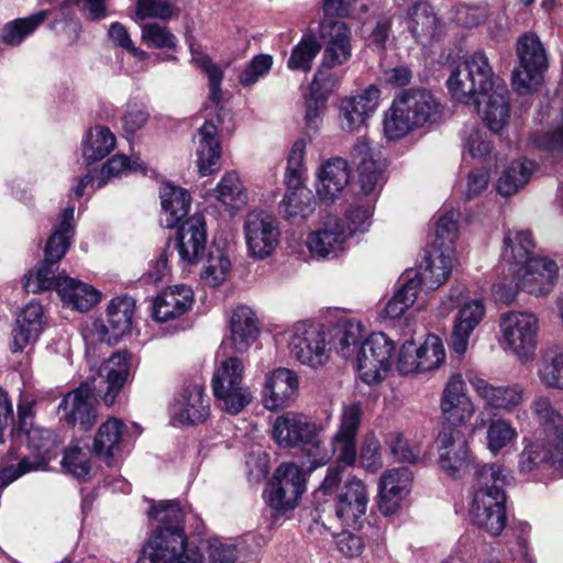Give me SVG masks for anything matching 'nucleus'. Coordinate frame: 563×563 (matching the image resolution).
Wrapping results in <instances>:
<instances>
[{
    "mask_svg": "<svg viewBox=\"0 0 563 563\" xmlns=\"http://www.w3.org/2000/svg\"><path fill=\"white\" fill-rule=\"evenodd\" d=\"M396 343L384 332H372L362 342L357 353L356 369L367 385L379 384L389 373Z\"/></svg>",
    "mask_w": 563,
    "mask_h": 563,
    "instance_id": "nucleus-12",
    "label": "nucleus"
},
{
    "mask_svg": "<svg viewBox=\"0 0 563 563\" xmlns=\"http://www.w3.org/2000/svg\"><path fill=\"white\" fill-rule=\"evenodd\" d=\"M74 213V205H68L60 211L54 231L47 240L44 260L24 276L23 286L27 292L36 294L49 289L57 291V284L62 276H66L57 271L58 262L68 251L75 234Z\"/></svg>",
    "mask_w": 563,
    "mask_h": 563,
    "instance_id": "nucleus-5",
    "label": "nucleus"
},
{
    "mask_svg": "<svg viewBox=\"0 0 563 563\" xmlns=\"http://www.w3.org/2000/svg\"><path fill=\"white\" fill-rule=\"evenodd\" d=\"M115 135L103 125L90 129L81 142L82 157L87 163H95L108 156L115 147Z\"/></svg>",
    "mask_w": 563,
    "mask_h": 563,
    "instance_id": "nucleus-50",
    "label": "nucleus"
},
{
    "mask_svg": "<svg viewBox=\"0 0 563 563\" xmlns=\"http://www.w3.org/2000/svg\"><path fill=\"white\" fill-rule=\"evenodd\" d=\"M438 465L451 478H462L479 466L464 434L454 428H443L437 438Z\"/></svg>",
    "mask_w": 563,
    "mask_h": 563,
    "instance_id": "nucleus-16",
    "label": "nucleus"
},
{
    "mask_svg": "<svg viewBox=\"0 0 563 563\" xmlns=\"http://www.w3.org/2000/svg\"><path fill=\"white\" fill-rule=\"evenodd\" d=\"M559 272V265L553 258L536 255L519 267L514 288L499 283L494 285L493 291L505 301H512L519 290L536 297H545L553 291Z\"/></svg>",
    "mask_w": 563,
    "mask_h": 563,
    "instance_id": "nucleus-11",
    "label": "nucleus"
},
{
    "mask_svg": "<svg viewBox=\"0 0 563 563\" xmlns=\"http://www.w3.org/2000/svg\"><path fill=\"white\" fill-rule=\"evenodd\" d=\"M351 232L345 229V223L336 216H328L321 227L310 232L306 245L312 257L336 258L347 246Z\"/></svg>",
    "mask_w": 563,
    "mask_h": 563,
    "instance_id": "nucleus-24",
    "label": "nucleus"
},
{
    "mask_svg": "<svg viewBox=\"0 0 563 563\" xmlns=\"http://www.w3.org/2000/svg\"><path fill=\"white\" fill-rule=\"evenodd\" d=\"M534 247L536 243L531 231L509 229L503 239L500 260L510 267L519 268L534 257Z\"/></svg>",
    "mask_w": 563,
    "mask_h": 563,
    "instance_id": "nucleus-44",
    "label": "nucleus"
},
{
    "mask_svg": "<svg viewBox=\"0 0 563 563\" xmlns=\"http://www.w3.org/2000/svg\"><path fill=\"white\" fill-rule=\"evenodd\" d=\"M379 99L380 89L376 85H368L342 98L339 107L340 128L346 132L360 131L376 112Z\"/></svg>",
    "mask_w": 563,
    "mask_h": 563,
    "instance_id": "nucleus-23",
    "label": "nucleus"
},
{
    "mask_svg": "<svg viewBox=\"0 0 563 563\" xmlns=\"http://www.w3.org/2000/svg\"><path fill=\"white\" fill-rule=\"evenodd\" d=\"M330 345L332 344L338 354L357 363V353L365 340V327L355 319H341L332 327H328Z\"/></svg>",
    "mask_w": 563,
    "mask_h": 563,
    "instance_id": "nucleus-42",
    "label": "nucleus"
},
{
    "mask_svg": "<svg viewBox=\"0 0 563 563\" xmlns=\"http://www.w3.org/2000/svg\"><path fill=\"white\" fill-rule=\"evenodd\" d=\"M413 476L408 467L385 471L378 482V509L385 516L395 514L412 487Z\"/></svg>",
    "mask_w": 563,
    "mask_h": 563,
    "instance_id": "nucleus-33",
    "label": "nucleus"
},
{
    "mask_svg": "<svg viewBox=\"0 0 563 563\" xmlns=\"http://www.w3.org/2000/svg\"><path fill=\"white\" fill-rule=\"evenodd\" d=\"M189 47L191 62L198 67L208 78L209 82V98L210 100L219 104L222 99L221 84L223 80L222 68L213 63L211 58L201 49L196 47L191 38L187 40Z\"/></svg>",
    "mask_w": 563,
    "mask_h": 563,
    "instance_id": "nucleus-52",
    "label": "nucleus"
},
{
    "mask_svg": "<svg viewBox=\"0 0 563 563\" xmlns=\"http://www.w3.org/2000/svg\"><path fill=\"white\" fill-rule=\"evenodd\" d=\"M516 54L512 87L521 96L533 93L543 84L549 67L547 49L536 33L526 32L517 40Z\"/></svg>",
    "mask_w": 563,
    "mask_h": 563,
    "instance_id": "nucleus-9",
    "label": "nucleus"
},
{
    "mask_svg": "<svg viewBox=\"0 0 563 563\" xmlns=\"http://www.w3.org/2000/svg\"><path fill=\"white\" fill-rule=\"evenodd\" d=\"M539 165L534 161L520 158L512 161L500 174L496 189L503 197L519 192L532 178Z\"/></svg>",
    "mask_w": 563,
    "mask_h": 563,
    "instance_id": "nucleus-49",
    "label": "nucleus"
},
{
    "mask_svg": "<svg viewBox=\"0 0 563 563\" xmlns=\"http://www.w3.org/2000/svg\"><path fill=\"white\" fill-rule=\"evenodd\" d=\"M246 250L256 261L271 257L279 246L282 231L278 220L266 212H251L244 223Z\"/></svg>",
    "mask_w": 563,
    "mask_h": 563,
    "instance_id": "nucleus-18",
    "label": "nucleus"
},
{
    "mask_svg": "<svg viewBox=\"0 0 563 563\" xmlns=\"http://www.w3.org/2000/svg\"><path fill=\"white\" fill-rule=\"evenodd\" d=\"M460 213L455 209H443L435 222V240L432 246L450 249L454 252V241L457 236Z\"/></svg>",
    "mask_w": 563,
    "mask_h": 563,
    "instance_id": "nucleus-59",
    "label": "nucleus"
},
{
    "mask_svg": "<svg viewBox=\"0 0 563 563\" xmlns=\"http://www.w3.org/2000/svg\"><path fill=\"white\" fill-rule=\"evenodd\" d=\"M350 166L342 157H331L321 163L316 172L318 197L333 202L343 192L350 181Z\"/></svg>",
    "mask_w": 563,
    "mask_h": 563,
    "instance_id": "nucleus-35",
    "label": "nucleus"
},
{
    "mask_svg": "<svg viewBox=\"0 0 563 563\" xmlns=\"http://www.w3.org/2000/svg\"><path fill=\"white\" fill-rule=\"evenodd\" d=\"M230 340L238 352H245L256 341L260 330L251 308L236 307L229 319Z\"/></svg>",
    "mask_w": 563,
    "mask_h": 563,
    "instance_id": "nucleus-46",
    "label": "nucleus"
},
{
    "mask_svg": "<svg viewBox=\"0 0 563 563\" xmlns=\"http://www.w3.org/2000/svg\"><path fill=\"white\" fill-rule=\"evenodd\" d=\"M194 291L184 284L164 289L154 300L153 318L166 322L185 314L192 306Z\"/></svg>",
    "mask_w": 563,
    "mask_h": 563,
    "instance_id": "nucleus-38",
    "label": "nucleus"
},
{
    "mask_svg": "<svg viewBox=\"0 0 563 563\" xmlns=\"http://www.w3.org/2000/svg\"><path fill=\"white\" fill-rule=\"evenodd\" d=\"M299 390L298 374L286 367L267 372L261 386V400L265 409H285L296 400Z\"/></svg>",
    "mask_w": 563,
    "mask_h": 563,
    "instance_id": "nucleus-25",
    "label": "nucleus"
},
{
    "mask_svg": "<svg viewBox=\"0 0 563 563\" xmlns=\"http://www.w3.org/2000/svg\"><path fill=\"white\" fill-rule=\"evenodd\" d=\"M45 18L46 12L41 11L31 16L8 22L2 29V42L11 46L21 44L26 36L44 22Z\"/></svg>",
    "mask_w": 563,
    "mask_h": 563,
    "instance_id": "nucleus-58",
    "label": "nucleus"
},
{
    "mask_svg": "<svg viewBox=\"0 0 563 563\" xmlns=\"http://www.w3.org/2000/svg\"><path fill=\"white\" fill-rule=\"evenodd\" d=\"M421 291L418 288V282L408 279L387 301L380 312L383 319L395 320L401 318L405 312L418 300Z\"/></svg>",
    "mask_w": 563,
    "mask_h": 563,
    "instance_id": "nucleus-55",
    "label": "nucleus"
},
{
    "mask_svg": "<svg viewBox=\"0 0 563 563\" xmlns=\"http://www.w3.org/2000/svg\"><path fill=\"white\" fill-rule=\"evenodd\" d=\"M141 38L145 44L157 49L175 51L178 46L175 34L167 26L154 22L142 25Z\"/></svg>",
    "mask_w": 563,
    "mask_h": 563,
    "instance_id": "nucleus-63",
    "label": "nucleus"
},
{
    "mask_svg": "<svg viewBox=\"0 0 563 563\" xmlns=\"http://www.w3.org/2000/svg\"><path fill=\"white\" fill-rule=\"evenodd\" d=\"M322 424L313 421L303 413L287 411L275 418L272 423V438L280 448H300L314 434H322Z\"/></svg>",
    "mask_w": 563,
    "mask_h": 563,
    "instance_id": "nucleus-26",
    "label": "nucleus"
},
{
    "mask_svg": "<svg viewBox=\"0 0 563 563\" xmlns=\"http://www.w3.org/2000/svg\"><path fill=\"white\" fill-rule=\"evenodd\" d=\"M134 311L135 302L131 297L113 298L107 308V323L98 319L85 327L82 336L86 345L118 342L123 334L130 331Z\"/></svg>",
    "mask_w": 563,
    "mask_h": 563,
    "instance_id": "nucleus-14",
    "label": "nucleus"
},
{
    "mask_svg": "<svg viewBox=\"0 0 563 563\" xmlns=\"http://www.w3.org/2000/svg\"><path fill=\"white\" fill-rule=\"evenodd\" d=\"M537 375L547 388L563 390V346L541 354Z\"/></svg>",
    "mask_w": 563,
    "mask_h": 563,
    "instance_id": "nucleus-54",
    "label": "nucleus"
},
{
    "mask_svg": "<svg viewBox=\"0 0 563 563\" xmlns=\"http://www.w3.org/2000/svg\"><path fill=\"white\" fill-rule=\"evenodd\" d=\"M500 331L506 349L520 362L527 363L534 358L539 333V319L536 314L510 311L501 317Z\"/></svg>",
    "mask_w": 563,
    "mask_h": 563,
    "instance_id": "nucleus-15",
    "label": "nucleus"
},
{
    "mask_svg": "<svg viewBox=\"0 0 563 563\" xmlns=\"http://www.w3.org/2000/svg\"><path fill=\"white\" fill-rule=\"evenodd\" d=\"M178 14L177 0H137L136 15L140 19L153 18L167 21Z\"/></svg>",
    "mask_w": 563,
    "mask_h": 563,
    "instance_id": "nucleus-64",
    "label": "nucleus"
},
{
    "mask_svg": "<svg viewBox=\"0 0 563 563\" xmlns=\"http://www.w3.org/2000/svg\"><path fill=\"white\" fill-rule=\"evenodd\" d=\"M244 362L236 356L221 361L214 368L212 393L218 408L228 415L241 413L253 401V393L244 383Z\"/></svg>",
    "mask_w": 563,
    "mask_h": 563,
    "instance_id": "nucleus-8",
    "label": "nucleus"
},
{
    "mask_svg": "<svg viewBox=\"0 0 563 563\" xmlns=\"http://www.w3.org/2000/svg\"><path fill=\"white\" fill-rule=\"evenodd\" d=\"M314 210L311 191L302 184L298 187H287V191L279 203V212L285 219L308 218Z\"/></svg>",
    "mask_w": 563,
    "mask_h": 563,
    "instance_id": "nucleus-53",
    "label": "nucleus"
},
{
    "mask_svg": "<svg viewBox=\"0 0 563 563\" xmlns=\"http://www.w3.org/2000/svg\"><path fill=\"white\" fill-rule=\"evenodd\" d=\"M405 24L415 42L423 47L441 41L445 34V23L428 2L413 3L407 10Z\"/></svg>",
    "mask_w": 563,
    "mask_h": 563,
    "instance_id": "nucleus-29",
    "label": "nucleus"
},
{
    "mask_svg": "<svg viewBox=\"0 0 563 563\" xmlns=\"http://www.w3.org/2000/svg\"><path fill=\"white\" fill-rule=\"evenodd\" d=\"M307 141L305 139L296 140L287 155V165L284 183L286 187H298L302 183V176L306 172L305 157Z\"/></svg>",
    "mask_w": 563,
    "mask_h": 563,
    "instance_id": "nucleus-60",
    "label": "nucleus"
},
{
    "mask_svg": "<svg viewBox=\"0 0 563 563\" xmlns=\"http://www.w3.org/2000/svg\"><path fill=\"white\" fill-rule=\"evenodd\" d=\"M351 163L357 172L361 191L375 197L385 181V163L366 139H358L354 144Z\"/></svg>",
    "mask_w": 563,
    "mask_h": 563,
    "instance_id": "nucleus-27",
    "label": "nucleus"
},
{
    "mask_svg": "<svg viewBox=\"0 0 563 563\" xmlns=\"http://www.w3.org/2000/svg\"><path fill=\"white\" fill-rule=\"evenodd\" d=\"M319 35L323 42L321 60L325 66L346 65L353 56L352 30L340 20L325 19L319 25Z\"/></svg>",
    "mask_w": 563,
    "mask_h": 563,
    "instance_id": "nucleus-28",
    "label": "nucleus"
},
{
    "mask_svg": "<svg viewBox=\"0 0 563 563\" xmlns=\"http://www.w3.org/2000/svg\"><path fill=\"white\" fill-rule=\"evenodd\" d=\"M233 275V263L223 242H213L200 269V280L205 286L219 287L228 283Z\"/></svg>",
    "mask_w": 563,
    "mask_h": 563,
    "instance_id": "nucleus-43",
    "label": "nucleus"
},
{
    "mask_svg": "<svg viewBox=\"0 0 563 563\" xmlns=\"http://www.w3.org/2000/svg\"><path fill=\"white\" fill-rule=\"evenodd\" d=\"M203 547L188 543L183 527H158L143 547L137 563H199Z\"/></svg>",
    "mask_w": 563,
    "mask_h": 563,
    "instance_id": "nucleus-10",
    "label": "nucleus"
},
{
    "mask_svg": "<svg viewBox=\"0 0 563 563\" xmlns=\"http://www.w3.org/2000/svg\"><path fill=\"white\" fill-rule=\"evenodd\" d=\"M453 252L450 249L432 246L426 251V255L413 273L408 275V279L418 282L420 291H433L441 287L452 273Z\"/></svg>",
    "mask_w": 563,
    "mask_h": 563,
    "instance_id": "nucleus-32",
    "label": "nucleus"
},
{
    "mask_svg": "<svg viewBox=\"0 0 563 563\" xmlns=\"http://www.w3.org/2000/svg\"><path fill=\"white\" fill-rule=\"evenodd\" d=\"M442 107L427 89H406L393 100L384 115V134L390 141L400 140L411 131L437 122Z\"/></svg>",
    "mask_w": 563,
    "mask_h": 563,
    "instance_id": "nucleus-4",
    "label": "nucleus"
},
{
    "mask_svg": "<svg viewBox=\"0 0 563 563\" xmlns=\"http://www.w3.org/2000/svg\"><path fill=\"white\" fill-rule=\"evenodd\" d=\"M161 217L159 222L164 228H176L188 214L191 203L190 194L183 187L169 181L159 187Z\"/></svg>",
    "mask_w": 563,
    "mask_h": 563,
    "instance_id": "nucleus-40",
    "label": "nucleus"
},
{
    "mask_svg": "<svg viewBox=\"0 0 563 563\" xmlns=\"http://www.w3.org/2000/svg\"><path fill=\"white\" fill-rule=\"evenodd\" d=\"M196 165L200 176H210L221 168L222 147L218 126L206 121L198 130L196 142Z\"/></svg>",
    "mask_w": 563,
    "mask_h": 563,
    "instance_id": "nucleus-37",
    "label": "nucleus"
},
{
    "mask_svg": "<svg viewBox=\"0 0 563 563\" xmlns=\"http://www.w3.org/2000/svg\"><path fill=\"white\" fill-rule=\"evenodd\" d=\"M454 309V317L450 344L456 354L463 355L468 349L470 339L486 314L484 300L471 297L467 287L463 284L453 285L441 299L437 310L442 318L448 317Z\"/></svg>",
    "mask_w": 563,
    "mask_h": 563,
    "instance_id": "nucleus-6",
    "label": "nucleus"
},
{
    "mask_svg": "<svg viewBox=\"0 0 563 563\" xmlns=\"http://www.w3.org/2000/svg\"><path fill=\"white\" fill-rule=\"evenodd\" d=\"M440 411L451 428L463 427L476 412V405L468 393L462 374L450 375L440 397Z\"/></svg>",
    "mask_w": 563,
    "mask_h": 563,
    "instance_id": "nucleus-22",
    "label": "nucleus"
},
{
    "mask_svg": "<svg viewBox=\"0 0 563 563\" xmlns=\"http://www.w3.org/2000/svg\"><path fill=\"white\" fill-rule=\"evenodd\" d=\"M531 408L544 429L545 438L534 442L523 440V449L518 455V472L527 475L550 466L563 473V416L547 396L536 397Z\"/></svg>",
    "mask_w": 563,
    "mask_h": 563,
    "instance_id": "nucleus-3",
    "label": "nucleus"
},
{
    "mask_svg": "<svg viewBox=\"0 0 563 563\" xmlns=\"http://www.w3.org/2000/svg\"><path fill=\"white\" fill-rule=\"evenodd\" d=\"M466 379L487 409L512 412L526 401V388L520 384H493L473 372L466 373Z\"/></svg>",
    "mask_w": 563,
    "mask_h": 563,
    "instance_id": "nucleus-21",
    "label": "nucleus"
},
{
    "mask_svg": "<svg viewBox=\"0 0 563 563\" xmlns=\"http://www.w3.org/2000/svg\"><path fill=\"white\" fill-rule=\"evenodd\" d=\"M210 197L222 211L230 216H235L249 201L246 188L235 170H228L222 175L210 192Z\"/></svg>",
    "mask_w": 563,
    "mask_h": 563,
    "instance_id": "nucleus-39",
    "label": "nucleus"
},
{
    "mask_svg": "<svg viewBox=\"0 0 563 563\" xmlns=\"http://www.w3.org/2000/svg\"><path fill=\"white\" fill-rule=\"evenodd\" d=\"M475 475L478 487L471 492L468 516L471 521L493 537L507 525L506 496L501 486L510 483V473L498 463L482 464Z\"/></svg>",
    "mask_w": 563,
    "mask_h": 563,
    "instance_id": "nucleus-2",
    "label": "nucleus"
},
{
    "mask_svg": "<svg viewBox=\"0 0 563 563\" xmlns=\"http://www.w3.org/2000/svg\"><path fill=\"white\" fill-rule=\"evenodd\" d=\"M124 430L123 421L113 417L98 428L92 450L98 457L104 460L109 465L121 451Z\"/></svg>",
    "mask_w": 563,
    "mask_h": 563,
    "instance_id": "nucleus-47",
    "label": "nucleus"
},
{
    "mask_svg": "<svg viewBox=\"0 0 563 563\" xmlns=\"http://www.w3.org/2000/svg\"><path fill=\"white\" fill-rule=\"evenodd\" d=\"M207 231L201 217H191L178 231L177 251L183 263L195 265L206 251Z\"/></svg>",
    "mask_w": 563,
    "mask_h": 563,
    "instance_id": "nucleus-41",
    "label": "nucleus"
},
{
    "mask_svg": "<svg viewBox=\"0 0 563 563\" xmlns=\"http://www.w3.org/2000/svg\"><path fill=\"white\" fill-rule=\"evenodd\" d=\"M130 364L125 352L114 353L99 368V377L107 384L103 401L111 406L128 380Z\"/></svg>",
    "mask_w": 563,
    "mask_h": 563,
    "instance_id": "nucleus-48",
    "label": "nucleus"
},
{
    "mask_svg": "<svg viewBox=\"0 0 563 563\" xmlns=\"http://www.w3.org/2000/svg\"><path fill=\"white\" fill-rule=\"evenodd\" d=\"M174 423L199 424L210 416V401L200 385H188L174 398L169 407Z\"/></svg>",
    "mask_w": 563,
    "mask_h": 563,
    "instance_id": "nucleus-31",
    "label": "nucleus"
},
{
    "mask_svg": "<svg viewBox=\"0 0 563 563\" xmlns=\"http://www.w3.org/2000/svg\"><path fill=\"white\" fill-rule=\"evenodd\" d=\"M236 548L229 541L219 537L209 538L203 543V554L199 563H234Z\"/></svg>",
    "mask_w": 563,
    "mask_h": 563,
    "instance_id": "nucleus-61",
    "label": "nucleus"
},
{
    "mask_svg": "<svg viewBox=\"0 0 563 563\" xmlns=\"http://www.w3.org/2000/svg\"><path fill=\"white\" fill-rule=\"evenodd\" d=\"M361 418L362 406L360 402L342 406L338 429L330 441L332 457H336L339 466L352 467L357 461L356 437Z\"/></svg>",
    "mask_w": 563,
    "mask_h": 563,
    "instance_id": "nucleus-19",
    "label": "nucleus"
},
{
    "mask_svg": "<svg viewBox=\"0 0 563 563\" xmlns=\"http://www.w3.org/2000/svg\"><path fill=\"white\" fill-rule=\"evenodd\" d=\"M369 501L365 483L353 476L332 499L333 519L343 528L361 527Z\"/></svg>",
    "mask_w": 563,
    "mask_h": 563,
    "instance_id": "nucleus-20",
    "label": "nucleus"
},
{
    "mask_svg": "<svg viewBox=\"0 0 563 563\" xmlns=\"http://www.w3.org/2000/svg\"><path fill=\"white\" fill-rule=\"evenodd\" d=\"M529 146L548 153L555 161L563 157V108L558 124L551 131L532 133Z\"/></svg>",
    "mask_w": 563,
    "mask_h": 563,
    "instance_id": "nucleus-57",
    "label": "nucleus"
},
{
    "mask_svg": "<svg viewBox=\"0 0 563 563\" xmlns=\"http://www.w3.org/2000/svg\"><path fill=\"white\" fill-rule=\"evenodd\" d=\"M519 433L514 423L503 417L492 419L486 428L485 445L493 456L515 444Z\"/></svg>",
    "mask_w": 563,
    "mask_h": 563,
    "instance_id": "nucleus-51",
    "label": "nucleus"
},
{
    "mask_svg": "<svg viewBox=\"0 0 563 563\" xmlns=\"http://www.w3.org/2000/svg\"><path fill=\"white\" fill-rule=\"evenodd\" d=\"M57 294L66 307L81 312L89 311L101 299L95 287L67 275L57 284Z\"/></svg>",
    "mask_w": 563,
    "mask_h": 563,
    "instance_id": "nucleus-45",
    "label": "nucleus"
},
{
    "mask_svg": "<svg viewBox=\"0 0 563 563\" xmlns=\"http://www.w3.org/2000/svg\"><path fill=\"white\" fill-rule=\"evenodd\" d=\"M44 309L41 303L31 301L27 303L15 320L12 330L10 351L20 353L29 345L34 344L44 329Z\"/></svg>",
    "mask_w": 563,
    "mask_h": 563,
    "instance_id": "nucleus-36",
    "label": "nucleus"
},
{
    "mask_svg": "<svg viewBox=\"0 0 563 563\" xmlns=\"http://www.w3.org/2000/svg\"><path fill=\"white\" fill-rule=\"evenodd\" d=\"M292 360L317 369L325 365L330 357L329 330L322 323L299 321L280 333Z\"/></svg>",
    "mask_w": 563,
    "mask_h": 563,
    "instance_id": "nucleus-7",
    "label": "nucleus"
},
{
    "mask_svg": "<svg viewBox=\"0 0 563 563\" xmlns=\"http://www.w3.org/2000/svg\"><path fill=\"white\" fill-rule=\"evenodd\" d=\"M446 87L451 97L463 104L478 107L485 125L500 133L510 119L509 90L505 80L496 76L487 55L476 51L452 69Z\"/></svg>",
    "mask_w": 563,
    "mask_h": 563,
    "instance_id": "nucleus-1",
    "label": "nucleus"
},
{
    "mask_svg": "<svg viewBox=\"0 0 563 563\" xmlns=\"http://www.w3.org/2000/svg\"><path fill=\"white\" fill-rule=\"evenodd\" d=\"M321 44L316 35L305 34L299 43L294 46L287 60V67L291 70L308 73L317 55L321 51Z\"/></svg>",
    "mask_w": 563,
    "mask_h": 563,
    "instance_id": "nucleus-56",
    "label": "nucleus"
},
{
    "mask_svg": "<svg viewBox=\"0 0 563 563\" xmlns=\"http://www.w3.org/2000/svg\"><path fill=\"white\" fill-rule=\"evenodd\" d=\"M446 358L445 349L440 336L426 335L421 343L413 339L406 340L396 357V369L400 375L423 374L438 369Z\"/></svg>",
    "mask_w": 563,
    "mask_h": 563,
    "instance_id": "nucleus-13",
    "label": "nucleus"
},
{
    "mask_svg": "<svg viewBox=\"0 0 563 563\" xmlns=\"http://www.w3.org/2000/svg\"><path fill=\"white\" fill-rule=\"evenodd\" d=\"M146 173V166L140 158L131 159L126 155L117 154L109 158L100 169L89 172L84 176L74 189L76 197H81L86 188L90 187L92 191L103 187L113 178L126 176L130 173Z\"/></svg>",
    "mask_w": 563,
    "mask_h": 563,
    "instance_id": "nucleus-34",
    "label": "nucleus"
},
{
    "mask_svg": "<svg viewBox=\"0 0 563 563\" xmlns=\"http://www.w3.org/2000/svg\"><path fill=\"white\" fill-rule=\"evenodd\" d=\"M339 66H325L324 62H320V65L313 76V80L310 85V91L312 96H322L329 99L330 95L340 85L343 73L336 71Z\"/></svg>",
    "mask_w": 563,
    "mask_h": 563,
    "instance_id": "nucleus-62",
    "label": "nucleus"
},
{
    "mask_svg": "<svg viewBox=\"0 0 563 563\" xmlns=\"http://www.w3.org/2000/svg\"><path fill=\"white\" fill-rule=\"evenodd\" d=\"M305 487L302 470L295 463H283L275 471L264 497L272 508L286 511L298 505Z\"/></svg>",
    "mask_w": 563,
    "mask_h": 563,
    "instance_id": "nucleus-17",
    "label": "nucleus"
},
{
    "mask_svg": "<svg viewBox=\"0 0 563 563\" xmlns=\"http://www.w3.org/2000/svg\"><path fill=\"white\" fill-rule=\"evenodd\" d=\"M60 418L69 426L87 431L97 419L93 388L88 384L68 393L58 406Z\"/></svg>",
    "mask_w": 563,
    "mask_h": 563,
    "instance_id": "nucleus-30",
    "label": "nucleus"
}]
</instances>
